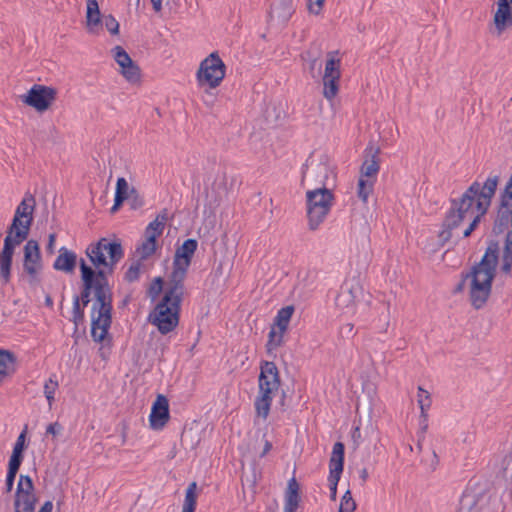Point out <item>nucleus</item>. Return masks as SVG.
Masks as SVG:
<instances>
[{
    "label": "nucleus",
    "mask_w": 512,
    "mask_h": 512,
    "mask_svg": "<svg viewBox=\"0 0 512 512\" xmlns=\"http://www.w3.org/2000/svg\"><path fill=\"white\" fill-rule=\"evenodd\" d=\"M85 307H83L82 303L73 297V307H72V318L71 321L74 323L75 328L80 324H83L85 320Z\"/></svg>",
    "instance_id": "obj_41"
},
{
    "label": "nucleus",
    "mask_w": 512,
    "mask_h": 512,
    "mask_svg": "<svg viewBox=\"0 0 512 512\" xmlns=\"http://www.w3.org/2000/svg\"><path fill=\"white\" fill-rule=\"evenodd\" d=\"M164 280L162 277H155L147 291V295L151 301H155L163 291Z\"/></svg>",
    "instance_id": "obj_42"
},
{
    "label": "nucleus",
    "mask_w": 512,
    "mask_h": 512,
    "mask_svg": "<svg viewBox=\"0 0 512 512\" xmlns=\"http://www.w3.org/2000/svg\"><path fill=\"white\" fill-rule=\"evenodd\" d=\"M497 35L500 36L506 29L512 27V5H497L493 17Z\"/></svg>",
    "instance_id": "obj_24"
},
{
    "label": "nucleus",
    "mask_w": 512,
    "mask_h": 512,
    "mask_svg": "<svg viewBox=\"0 0 512 512\" xmlns=\"http://www.w3.org/2000/svg\"><path fill=\"white\" fill-rule=\"evenodd\" d=\"M339 334L343 339L353 338L356 334V332L354 331V325L352 323H346L342 325L339 329Z\"/></svg>",
    "instance_id": "obj_54"
},
{
    "label": "nucleus",
    "mask_w": 512,
    "mask_h": 512,
    "mask_svg": "<svg viewBox=\"0 0 512 512\" xmlns=\"http://www.w3.org/2000/svg\"><path fill=\"white\" fill-rule=\"evenodd\" d=\"M57 388L58 382L53 380L52 378H49L44 384V394L50 407L52 406V403L54 401V394Z\"/></svg>",
    "instance_id": "obj_48"
},
{
    "label": "nucleus",
    "mask_w": 512,
    "mask_h": 512,
    "mask_svg": "<svg viewBox=\"0 0 512 512\" xmlns=\"http://www.w3.org/2000/svg\"><path fill=\"white\" fill-rule=\"evenodd\" d=\"M103 15L97 0L86 2V28L89 33L98 34L102 30Z\"/></svg>",
    "instance_id": "obj_21"
},
{
    "label": "nucleus",
    "mask_w": 512,
    "mask_h": 512,
    "mask_svg": "<svg viewBox=\"0 0 512 512\" xmlns=\"http://www.w3.org/2000/svg\"><path fill=\"white\" fill-rule=\"evenodd\" d=\"M140 267H141V261L138 259L137 261L133 262L131 266L128 268L124 275V280L128 283L135 282L140 277Z\"/></svg>",
    "instance_id": "obj_45"
},
{
    "label": "nucleus",
    "mask_w": 512,
    "mask_h": 512,
    "mask_svg": "<svg viewBox=\"0 0 512 512\" xmlns=\"http://www.w3.org/2000/svg\"><path fill=\"white\" fill-rule=\"evenodd\" d=\"M185 268H177L172 266V272L168 280V288L165 290L162 298L169 301L179 300L183 301L184 296V281L187 275Z\"/></svg>",
    "instance_id": "obj_15"
},
{
    "label": "nucleus",
    "mask_w": 512,
    "mask_h": 512,
    "mask_svg": "<svg viewBox=\"0 0 512 512\" xmlns=\"http://www.w3.org/2000/svg\"><path fill=\"white\" fill-rule=\"evenodd\" d=\"M418 405L420 407V410H421V413H420V427H421V432L424 433L426 432L427 428H428V414H427V411L428 409L430 408L431 406V403H432V400H431V396H430V393L423 389L421 386L418 387Z\"/></svg>",
    "instance_id": "obj_30"
},
{
    "label": "nucleus",
    "mask_w": 512,
    "mask_h": 512,
    "mask_svg": "<svg viewBox=\"0 0 512 512\" xmlns=\"http://www.w3.org/2000/svg\"><path fill=\"white\" fill-rule=\"evenodd\" d=\"M80 279H85L95 288L112 289L108 283V274L103 266L94 267L88 265L85 259L79 260Z\"/></svg>",
    "instance_id": "obj_14"
},
{
    "label": "nucleus",
    "mask_w": 512,
    "mask_h": 512,
    "mask_svg": "<svg viewBox=\"0 0 512 512\" xmlns=\"http://www.w3.org/2000/svg\"><path fill=\"white\" fill-rule=\"evenodd\" d=\"M43 269L40 245L35 239L26 240L23 248V271L28 275V283L36 286L40 283L39 273Z\"/></svg>",
    "instance_id": "obj_8"
},
{
    "label": "nucleus",
    "mask_w": 512,
    "mask_h": 512,
    "mask_svg": "<svg viewBox=\"0 0 512 512\" xmlns=\"http://www.w3.org/2000/svg\"><path fill=\"white\" fill-rule=\"evenodd\" d=\"M500 176L491 173L481 184L474 181L459 198L450 199V208L445 214L438 233V240L444 246L453 238V231L457 229L467 216H473L468 227L463 231L461 238L469 237L479 226L482 218L487 214L492 199L496 193Z\"/></svg>",
    "instance_id": "obj_1"
},
{
    "label": "nucleus",
    "mask_w": 512,
    "mask_h": 512,
    "mask_svg": "<svg viewBox=\"0 0 512 512\" xmlns=\"http://www.w3.org/2000/svg\"><path fill=\"white\" fill-rule=\"evenodd\" d=\"M129 195L130 191L128 182L124 177H119L116 182L115 196L127 200Z\"/></svg>",
    "instance_id": "obj_47"
},
{
    "label": "nucleus",
    "mask_w": 512,
    "mask_h": 512,
    "mask_svg": "<svg viewBox=\"0 0 512 512\" xmlns=\"http://www.w3.org/2000/svg\"><path fill=\"white\" fill-rule=\"evenodd\" d=\"M94 303L91 306V337L93 341L102 343L109 335L112 324L113 293L112 289L95 288Z\"/></svg>",
    "instance_id": "obj_3"
},
{
    "label": "nucleus",
    "mask_w": 512,
    "mask_h": 512,
    "mask_svg": "<svg viewBox=\"0 0 512 512\" xmlns=\"http://www.w3.org/2000/svg\"><path fill=\"white\" fill-rule=\"evenodd\" d=\"M170 419L169 401L165 395L158 394L152 404L149 424L153 430H161Z\"/></svg>",
    "instance_id": "obj_16"
},
{
    "label": "nucleus",
    "mask_w": 512,
    "mask_h": 512,
    "mask_svg": "<svg viewBox=\"0 0 512 512\" xmlns=\"http://www.w3.org/2000/svg\"><path fill=\"white\" fill-rule=\"evenodd\" d=\"M511 269H512V262L502 259L501 271L505 274H509L511 272Z\"/></svg>",
    "instance_id": "obj_63"
},
{
    "label": "nucleus",
    "mask_w": 512,
    "mask_h": 512,
    "mask_svg": "<svg viewBox=\"0 0 512 512\" xmlns=\"http://www.w3.org/2000/svg\"><path fill=\"white\" fill-rule=\"evenodd\" d=\"M501 468L504 477H512V452L504 456L502 459Z\"/></svg>",
    "instance_id": "obj_52"
},
{
    "label": "nucleus",
    "mask_w": 512,
    "mask_h": 512,
    "mask_svg": "<svg viewBox=\"0 0 512 512\" xmlns=\"http://www.w3.org/2000/svg\"><path fill=\"white\" fill-rule=\"evenodd\" d=\"M157 250V241L154 236L146 237V240L141 245L136 247V254L139 255V260L143 261L152 256Z\"/></svg>",
    "instance_id": "obj_32"
},
{
    "label": "nucleus",
    "mask_w": 512,
    "mask_h": 512,
    "mask_svg": "<svg viewBox=\"0 0 512 512\" xmlns=\"http://www.w3.org/2000/svg\"><path fill=\"white\" fill-rule=\"evenodd\" d=\"M163 225L161 223H158L157 221L153 220L151 221L148 226L145 229V236H154V240L157 241V238L162 235L163 233Z\"/></svg>",
    "instance_id": "obj_49"
},
{
    "label": "nucleus",
    "mask_w": 512,
    "mask_h": 512,
    "mask_svg": "<svg viewBox=\"0 0 512 512\" xmlns=\"http://www.w3.org/2000/svg\"><path fill=\"white\" fill-rule=\"evenodd\" d=\"M225 73V63L220 58L218 52H212L208 57L201 61L196 77L199 86L216 88L223 81Z\"/></svg>",
    "instance_id": "obj_7"
},
{
    "label": "nucleus",
    "mask_w": 512,
    "mask_h": 512,
    "mask_svg": "<svg viewBox=\"0 0 512 512\" xmlns=\"http://www.w3.org/2000/svg\"><path fill=\"white\" fill-rule=\"evenodd\" d=\"M379 153L380 149L378 147L374 148L373 146H368L365 149V160L361 165L360 177H367L368 179H370L377 175L380 169L379 160L377 158Z\"/></svg>",
    "instance_id": "obj_23"
},
{
    "label": "nucleus",
    "mask_w": 512,
    "mask_h": 512,
    "mask_svg": "<svg viewBox=\"0 0 512 512\" xmlns=\"http://www.w3.org/2000/svg\"><path fill=\"white\" fill-rule=\"evenodd\" d=\"M197 247L198 242L196 239L188 238L184 240V242L176 248L172 266L188 270Z\"/></svg>",
    "instance_id": "obj_17"
},
{
    "label": "nucleus",
    "mask_w": 512,
    "mask_h": 512,
    "mask_svg": "<svg viewBox=\"0 0 512 512\" xmlns=\"http://www.w3.org/2000/svg\"><path fill=\"white\" fill-rule=\"evenodd\" d=\"M280 385L281 378L276 364L272 361H262L260 363L258 386L280 388Z\"/></svg>",
    "instance_id": "obj_18"
},
{
    "label": "nucleus",
    "mask_w": 512,
    "mask_h": 512,
    "mask_svg": "<svg viewBox=\"0 0 512 512\" xmlns=\"http://www.w3.org/2000/svg\"><path fill=\"white\" fill-rule=\"evenodd\" d=\"M357 505L354 501L351 491L346 490L341 498L338 512H354Z\"/></svg>",
    "instance_id": "obj_43"
},
{
    "label": "nucleus",
    "mask_w": 512,
    "mask_h": 512,
    "mask_svg": "<svg viewBox=\"0 0 512 512\" xmlns=\"http://www.w3.org/2000/svg\"><path fill=\"white\" fill-rule=\"evenodd\" d=\"M95 287L92 286L87 280L81 279V290L79 295H75L74 298L78 299L83 307H87L91 302V295L94 294Z\"/></svg>",
    "instance_id": "obj_38"
},
{
    "label": "nucleus",
    "mask_w": 512,
    "mask_h": 512,
    "mask_svg": "<svg viewBox=\"0 0 512 512\" xmlns=\"http://www.w3.org/2000/svg\"><path fill=\"white\" fill-rule=\"evenodd\" d=\"M21 464H17L15 462H8L7 474L5 479V492L10 493L13 490L14 482L17 476V473L20 469Z\"/></svg>",
    "instance_id": "obj_40"
},
{
    "label": "nucleus",
    "mask_w": 512,
    "mask_h": 512,
    "mask_svg": "<svg viewBox=\"0 0 512 512\" xmlns=\"http://www.w3.org/2000/svg\"><path fill=\"white\" fill-rule=\"evenodd\" d=\"M35 205L36 201L34 196L31 194H26V196L17 206L12 222L7 228L29 235L34 219L33 212Z\"/></svg>",
    "instance_id": "obj_11"
},
{
    "label": "nucleus",
    "mask_w": 512,
    "mask_h": 512,
    "mask_svg": "<svg viewBox=\"0 0 512 512\" xmlns=\"http://www.w3.org/2000/svg\"><path fill=\"white\" fill-rule=\"evenodd\" d=\"M509 225H511V230L507 232L506 237L512 239V208L508 209L506 213L504 211H497L492 227L493 234L498 236L504 233L508 230Z\"/></svg>",
    "instance_id": "obj_28"
},
{
    "label": "nucleus",
    "mask_w": 512,
    "mask_h": 512,
    "mask_svg": "<svg viewBox=\"0 0 512 512\" xmlns=\"http://www.w3.org/2000/svg\"><path fill=\"white\" fill-rule=\"evenodd\" d=\"M57 97V89L51 86L34 84L26 94L20 96L21 101L34 108L37 112H45L52 106Z\"/></svg>",
    "instance_id": "obj_9"
},
{
    "label": "nucleus",
    "mask_w": 512,
    "mask_h": 512,
    "mask_svg": "<svg viewBox=\"0 0 512 512\" xmlns=\"http://www.w3.org/2000/svg\"><path fill=\"white\" fill-rule=\"evenodd\" d=\"M58 252L59 255L53 263V268L56 271L72 274L76 268L77 263L79 264L77 254L74 251L67 249L66 247H61Z\"/></svg>",
    "instance_id": "obj_22"
},
{
    "label": "nucleus",
    "mask_w": 512,
    "mask_h": 512,
    "mask_svg": "<svg viewBox=\"0 0 512 512\" xmlns=\"http://www.w3.org/2000/svg\"><path fill=\"white\" fill-rule=\"evenodd\" d=\"M286 400H287V394H286V392H285L284 390H282V392H281V397H280V399H279V401H278V404H279L280 410H281L282 412L287 411V409H288V407H289V405H288V403H287V401H286Z\"/></svg>",
    "instance_id": "obj_58"
},
{
    "label": "nucleus",
    "mask_w": 512,
    "mask_h": 512,
    "mask_svg": "<svg viewBox=\"0 0 512 512\" xmlns=\"http://www.w3.org/2000/svg\"><path fill=\"white\" fill-rule=\"evenodd\" d=\"M324 2H325V0H315V4L318 6V9H316V10H315V9L312 7V5L310 4V5H309V11H310L311 13L315 14V15H318V14L320 13V11H321V8H322V6H323Z\"/></svg>",
    "instance_id": "obj_62"
},
{
    "label": "nucleus",
    "mask_w": 512,
    "mask_h": 512,
    "mask_svg": "<svg viewBox=\"0 0 512 512\" xmlns=\"http://www.w3.org/2000/svg\"><path fill=\"white\" fill-rule=\"evenodd\" d=\"M158 223H161L163 225V228H165V224L168 220V211L167 209H163L154 219Z\"/></svg>",
    "instance_id": "obj_59"
},
{
    "label": "nucleus",
    "mask_w": 512,
    "mask_h": 512,
    "mask_svg": "<svg viewBox=\"0 0 512 512\" xmlns=\"http://www.w3.org/2000/svg\"><path fill=\"white\" fill-rule=\"evenodd\" d=\"M85 254L94 267L106 264L110 260L111 264L118 263L124 257V249L120 239L110 240L106 237L100 238L96 242L90 243Z\"/></svg>",
    "instance_id": "obj_6"
},
{
    "label": "nucleus",
    "mask_w": 512,
    "mask_h": 512,
    "mask_svg": "<svg viewBox=\"0 0 512 512\" xmlns=\"http://www.w3.org/2000/svg\"><path fill=\"white\" fill-rule=\"evenodd\" d=\"M124 201H125L124 199H122L120 197H117V196H114V204L111 207L110 212L112 214L116 213L121 208V206L123 205Z\"/></svg>",
    "instance_id": "obj_60"
},
{
    "label": "nucleus",
    "mask_w": 512,
    "mask_h": 512,
    "mask_svg": "<svg viewBox=\"0 0 512 512\" xmlns=\"http://www.w3.org/2000/svg\"><path fill=\"white\" fill-rule=\"evenodd\" d=\"M279 388L258 386V394L254 401L255 411L258 417L266 420L269 413L275 392Z\"/></svg>",
    "instance_id": "obj_19"
},
{
    "label": "nucleus",
    "mask_w": 512,
    "mask_h": 512,
    "mask_svg": "<svg viewBox=\"0 0 512 512\" xmlns=\"http://www.w3.org/2000/svg\"><path fill=\"white\" fill-rule=\"evenodd\" d=\"M333 200L332 191L325 185L306 192V213L310 231H316L324 222L331 210Z\"/></svg>",
    "instance_id": "obj_4"
},
{
    "label": "nucleus",
    "mask_w": 512,
    "mask_h": 512,
    "mask_svg": "<svg viewBox=\"0 0 512 512\" xmlns=\"http://www.w3.org/2000/svg\"><path fill=\"white\" fill-rule=\"evenodd\" d=\"M502 259L512 262V239L505 237Z\"/></svg>",
    "instance_id": "obj_55"
},
{
    "label": "nucleus",
    "mask_w": 512,
    "mask_h": 512,
    "mask_svg": "<svg viewBox=\"0 0 512 512\" xmlns=\"http://www.w3.org/2000/svg\"><path fill=\"white\" fill-rule=\"evenodd\" d=\"M374 181L360 177L357 183V195L364 203L367 202L369 195L372 193Z\"/></svg>",
    "instance_id": "obj_37"
},
{
    "label": "nucleus",
    "mask_w": 512,
    "mask_h": 512,
    "mask_svg": "<svg viewBox=\"0 0 512 512\" xmlns=\"http://www.w3.org/2000/svg\"><path fill=\"white\" fill-rule=\"evenodd\" d=\"M112 51L114 52V59L120 68L133 62L129 54L121 46H115Z\"/></svg>",
    "instance_id": "obj_44"
},
{
    "label": "nucleus",
    "mask_w": 512,
    "mask_h": 512,
    "mask_svg": "<svg viewBox=\"0 0 512 512\" xmlns=\"http://www.w3.org/2000/svg\"><path fill=\"white\" fill-rule=\"evenodd\" d=\"M25 438L26 428L18 436L16 443L14 444L9 461L15 462L17 464H22L24 458V451L26 449Z\"/></svg>",
    "instance_id": "obj_33"
},
{
    "label": "nucleus",
    "mask_w": 512,
    "mask_h": 512,
    "mask_svg": "<svg viewBox=\"0 0 512 512\" xmlns=\"http://www.w3.org/2000/svg\"><path fill=\"white\" fill-rule=\"evenodd\" d=\"M339 79L336 77L331 78H323V96L328 99L332 100L339 91Z\"/></svg>",
    "instance_id": "obj_35"
},
{
    "label": "nucleus",
    "mask_w": 512,
    "mask_h": 512,
    "mask_svg": "<svg viewBox=\"0 0 512 512\" xmlns=\"http://www.w3.org/2000/svg\"><path fill=\"white\" fill-rule=\"evenodd\" d=\"M128 199L130 200L131 208L134 210L138 209L144 205L143 198L139 195V193L137 192V190L135 188H132L130 190V195H129Z\"/></svg>",
    "instance_id": "obj_50"
},
{
    "label": "nucleus",
    "mask_w": 512,
    "mask_h": 512,
    "mask_svg": "<svg viewBox=\"0 0 512 512\" xmlns=\"http://www.w3.org/2000/svg\"><path fill=\"white\" fill-rule=\"evenodd\" d=\"M500 247L497 240H489L488 246L478 263L469 272L461 274V280L453 292L461 293L467 280H470L469 296L471 305L479 310L484 307L492 291L499 262Z\"/></svg>",
    "instance_id": "obj_2"
},
{
    "label": "nucleus",
    "mask_w": 512,
    "mask_h": 512,
    "mask_svg": "<svg viewBox=\"0 0 512 512\" xmlns=\"http://www.w3.org/2000/svg\"><path fill=\"white\" fill-rule=\"evenodd\" d=\"M38 499L35 490L16 488L14 495L13 508L14 512H34Z\"/></svg>",
    "instance_id": "obj_20"
},
{
    "label": "nucleus",
    "mask_w": 512,
    "mask_h": 512,
    "mask_svg": "<svg viewBox=\"0 0 512 512\" xmlns=\"http://www.w3.org/2000/svg\"><path fill=\"white\" fill-rule=\"evenodd\" d=\"M120 72L130 83H136L140 80V68L134 61L120 68Z\"/></svg>",
    "instance_id": "obj_39"
},
{
    "label": "nucleus",
    "mask_w": 512,
    "mask_h": 512,
    "mask_svg": "<svg viewBox=\"0 0 512 512\" xmlns=\"http://www.w3.org/2000/svg\"><path fill=\"white\" fill-rule=\"evenodd\" d=\"M351 437H352V441L354 444V449H356L360 445V443L363 441L361 429L359 426L354 427Z\"/></svg>",
    "instance_id": "obj_56"
},
{
    "label": "nucleus",
    "mask_w": 512,
    "mask_h": 512,
    "mask_svg": "<svg viewBox=\"0 0 512 512\" xmlns=\"http://www.w3.org/2000/svg\"><path fill=\"white\" fill-rule=\"evenodd\" d=\"M55 240H56V235L54 233L50 234L49 239H48V244L46 247L48 253H51V254L54 253Z\"/></svg>",
    "instance_id": "obj_61"
},
{
    "label": "nucleus",
    "mask_w": 512,
    "mask_h": 512,
    "mask_svg": "<svg viewBox=\"0 0 512 512\" xmlns=\"http://www.w3.org/2000/svg\"><path fill=\"white\" fill-rule=\"evenodd\" d=\"M365 292L356 278L346 280L335 299L336 305L342 309H349L364 300Z\"/></svg>",
    "instance_id": "obj_13"
},
{
    "label": "nucleus",
    "mask_w": 512,
    "mask_h": 512,
    "mask_svg": "<svg viewBox=\"0 0 512 512\" xmlns=\"http://www.w3.org/2000/svg\"><path fill=\"white\" fill-rule=\"evenodd\" d=\"M344 461L345 445L342 442H336L333 445L331 457L329 460L328 482L330 489V499L332 501L336 500L337 485L344 470Z\"/></svg>",
    "instance_id": "obj_12"
},
{
    "label": "nucleus",
    "mask_w": 512,
    "mask_h": 512,
    "mask_svg": "<svg viewBox=\"0 0 512 512\" xmlns=\"http://www.w3.org/2000/svg\"><path fill=\"white\" fill-rule=\"evenodd\" d=\"M16 355L9 350L0 349V383L6 376L12 375L16 370Z\"/></svg>",
    "instance_id": "obj_29"
},
{
    "label": "nucleus",
    "mask_w": 512,
    "mask_h": 512,
    "mask_svg": "<svg viewBox=\"0 0 512 512\" xmlns=\"http://www.w3.org/2000/svg\"><path fill=\"white\" fill-rule=\"evenodd\" d=\"M295 12L293 0H279L278 3L271 6L269 17L276 18L283 23L287 22Z\"/></svg>",
    "instance_id": "obj_27"
},
{
    "label": "nucleus",
    "mask_w": 512,
    "mask_h": 512,
    "mask_svg": "<svg viewBox=\"0 0 512 512\" xmlns=\"http://www.w3.org/2000/svg\"><path fill=\"white\" fill-rule=\"evenodd\" d=\"M53 509V503L52 501L48 500L43 503V505L40 507L38 512H52Z\"/></svg>",
    "instance_id": "obj_64"
},
{
    "label": "nucleus",
    "mask_w": 512,
    "mask_h": 512,
    "mask_svg": "<svg viewBox=\"0 0 512 512\" xmlns=\"http://www.w3.org/2000/svg\"><path fill=\"white\" fill-rule=\"evenodd\" d=\"M512 209V180L506 182L505 187L499 193V200L497 204V211H504Z\"/></svg>",
    "instance_id": "obj_31"
},
{
    "label": "nucleus",
    "mask_w": 512,
    "mask_h": 512,
    "mask_svg": "<svg viewBox=\"0 0 512 512\" xmlns=\"http://www.w3.org/2000/svg\"><path fill=\"white\" fill-rule=\"evenodd\" d=\"M16 488H19V491H22V488L35 490L33 479L29 475L21 474Z\"/></svg>",
    "instance_id": "obj_53"
},
{
    "label": "nucleus",
    "mask_w": 512,
    "mask_h": 512,
    "mask_svg": "<svg viewBox=\"0 0 512 512\" xmlns=\"http://www.w3.org/2000/svg\"><path fill=\"white\" fill-rule=\"evenodd\" d=\"M103 25L111 35L119 34V23L112 14L103 16L102 26Z\"/></svg>",
    "instance_id": "obj_46"
},
{
    "label": "nucleus",
    "mask_w": 512,
    "mask_h": 512,
    "mask_svg": "<svg viewBox=\"0 0 512 512\" xmlns=\"http://www.w3.org/2000/svg\"><path fill=\"white\" fill-rule=\"evenodd\" d=\"M181 304L178 299L169 301L161 298L150 311L148 321L156 326L162 335L172 332L179 324Z\"/></svg>",
    "instance_id": "obj_5"
},
{
    "label": "nucleus",
    "mask_w": 512,
    "mask_h": 512,
    "mask_svg": "<svg viewBox=\"0 0 512 512\" xmlns=\"http://www.w3.org/2000/svg\"><path fill=\"white\" fill-rule=\"evenodd\" d=\"M196 482H192L186 489L183 510L194 511L197 506Z\"/></svg>",
    "instance_id": "obj_36"
},
{
    "label": "nucleus",
    "mask_w": 512,
    "mask_h": 512,
    "mask_svg": "<svg viewBox=\"0 0 512 512\" xmlns=\"http://www.w3.org/2000/svg\"><path fill=\"white\" fill-rule=\"evenodd\" d=\"M295 311L293 305H287L278 310L277 315L274 318V322L268 333V341L266 343L267 352L270 353L272 350L280 347L283 344V337L288 329L289 322Z\"/></svg>",
    "instance_id": "obj_10"
},
{
    "label": "nucleus",
    "mask_w": 512,
    "mask_h": 512,
    "mask_svg": "<svg viewBox=\"0 0 512 512\" xmlns=\"http://www.w3.org/2000/svg\"><path fill=\"white\" fill-rule=\"evenodd\" d=\"M300 487L295 477H292L285 491L284 512H296L300 503Z\"/></svg>",
    "instance_id": "obj_25"
},
{
    "label": "nucleus",
    "mask_w": 512,
    "mask_h": 512,
    "mask_svg": "<svg viewBox=\"0 0 512 512\" xmlns=\"http://www.w3.org/2000/svg\"><path fill=\"white\" fill-rule=\"evenodd\" d=\"M300 487L295 477H292L285 491L284 512H296L300 503Z\"/></svg>",
    "instance_id": "obj_26"
},
{
    "label": "nucleus",
    "mask_w": 512,
    "mask_h": 512,
    "mask_svg": "<svg viewBox=\"0 0 512 512\" xmlns=\"http://www.w3.org/2000/svg\"><path fill=\"white\" fill-rule=\"evenodd\" d=\"M334 54H338V51L328 53L329 58L327 59L326 64H325V71H324L323 78L328 79L331 77H336V78L341 77L340 59H336L334 57Z\"/></svg>",
    "instance_id": "obj_34"
},
{
    "label": "nucleus",
    "mask_w": 512,
    "mask_h": 512,
    "mask_svg": "<svg viewBox=\"0 0 512 512\" xmlns=\"http://www.w3.org/2000/svg\"><path fill=\"white\" fill-rule=\"evenodd\" d=\"M63 430V427L58 422L51 423L46 428V433L53 436L59 435Z\"/></svg>",
    "instance_id": "obj_57"
},
{
    "label": "nucleus",
    "mask_w": 512,
    "mask_h": 512,
    "mask_svg": "<svg viewBox=\"0 0 512 512\" xmlns=\"http://www.w3.org/2000/svg\"><path fill=\"white\" fill-rule=\"evenodd\" d=\"M386 312L382 313V316L378 319L376 327L379 329V332H387L389 326V305L384 307Z\"/></svg>",
    "instance_id": "obj_51"
}]
</instances>
